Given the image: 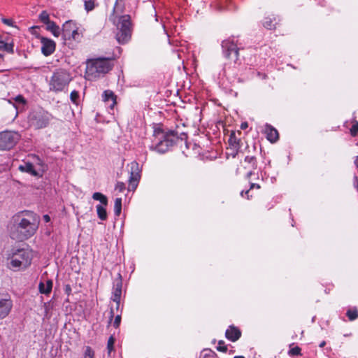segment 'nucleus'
I'll use <instances>...</instances> for the list:
<instances>
[{
  "instance_id": "1",
  "label": "nucleus",
  "mask_w": 358,
  "mask_h": 358,
  "mask_svg": "<svg viewBox=\"0 0 358 358\" xmlns=\"http://www.w3.org/2000/svg\"><path fill=\"white\" fill-rule=\"evenodd\" d=\"M39 220L31 211H22L15 215L8 225L12 239L22 241L32 236L38 227Z\"/></svg>"
},
{
  "instance_id": "2",
  "label": "nucleus",
  "mask_w": 358,
  "mask_h": 358,
  "mask_svg": "<svg viewBox=\"0 0 358 358\" xmlns=\"http://www.w3.org/2000/svg\"><path fill=\"white\" fill-rule=\"evenodd\" d=\"M155 138L158 142L155 146V150L160 153H164L169 148L173 146L177 141L178 133L174 131H164L162 129L155 130Z\"/></svg>"
},
{
  "instance_id": "3",
  "label": "nucleus",
  "mask_w": 358,
  "mask_h": 358,
  "mask_svg": "<svg viewBox=\"0 0 358 358\" xmlns=\"http://www.w3.org/2000/svg\"><path fill=\"white\" fill-rule=\"evenodd\" d=\"M71 74L65 69L56 70L49 81V87L55 92L63 91L71 80Z\"/></svg>"
},
{
  "instance_id": "4",
  "label": "nucleus",
  "mask_w": 358,
  "mask_h": 358,
  "mask_svg": "<svg viewBox=\"0 0 358 358\" xmlns=\"http://www.w3.org/2000/svg\"><path fill=\"white\" fill-rule=\"evenodd\" d=\"M117 32L116 33L115 38L117 42L120 44L127 43L130 40L132 33L130 15H124L120 17L117 24Z\"/></svg>"
},
{
  "instance_id": "5",
  "label": "nucleus",
  "mask_w": 358,
  "mask_h": 358,
  "mask_svg": "<svg viewBox=\"0 0 358 358\" xmlns=\"http://www.w3.org/2000/svg\"><path fill=\"white\" fill-rule=\"evenodd\" d=\"M111 69L108 60L98 59L88 62L86 67V74L88 79L96 78L104 75Z\"/></svg>"
},
{
  "instance_id": "6",
  "label": "nucleus",
  "mask_w": 358,
  "mask_h": 358,
  "mask_svg": "<svg viewBox=\"0 0 358 358\" xmlns=\"http://www.w3.org/2000/svg\"><path fill=\"white\" fill-rule=\"evenodd\" d=\"M31 262L30 252L24 249H17L13 252L10 264L13 268H25L31 264Z\"/></svg>"
},
{
  "instance_id": "7",
  "label": "nucleus",
  "mask_w": 358,
  "mask_h": 358,
  "mask_svg": "<svg viewBox=\"0 0 358 358\" xmlns=\"http://www.w3.org/2000/svg\"><path fill=\"white\" fill-rule=\"evenodd\" d=\"M222 52L225 58L231 60L234 64L239 61V48L230 38L222 41Z\"/></svg>"
},
{
  "instance_id": "8",
  "label": "nucleus",
  "mask_w": 358,
  "mask_h": 358,
  "mask_svg": "<svg viewBox=\"0 0 358 358\" xmlns=\"http://www.w3.org/2000/svg\"><path fill=\"white\" fill-rule=\"evenodd\" d=\"M20 135L17 132L4 131L0 132V150L12 149L19 141Z\"/></svg>"
},
{
  "instance_id": "9",
  "label": "nucleus",
  "mask_w": 358,
  "mask_h": 358,
  "mask_svg": "<svg viewBox=\"0 0 358 358\" xmlns=\"http://www.w3.org/2000/svg\"><path fill=\"white\" fill-rule=\"evenodd\" d=\"M51 119L52 116L48 113H40L34 115L31 124L36 129H39L46 127Z\"/></svg>"
},
{
  "instance_id": "10",
  "label": "nucleus",
  "mask_w": 358,
  "mask_h": 358,
  "mask_svg": "<svg viewBox=\"0 0 358 358\" xmlns=\"http://www.w3.org/2000/svg\"><path fill=\"white\" fill-rule=\"evenodd\" d=\"M140 170L138 164L136 162H133L131 163V173L130 177L129 180V190H134L140 180Z\"/></svg>"
},
{
  "instance_id": "11",
  "label": "nucleus",
  "mask_w": 358,
  "mask_h": 358,
  "mask_svg": "<svg viewBox=\"0 0 358 358\" xmlns=\"http://www.w3.org/2000/svg\"><path fill=\"white\" fill-rule=\"evenodd\" d=\"M42 44L41 52L45 56H49L52 54L55 50V43L49 38L41 37Z\"/></svg>"
},
{
  "instance_id": "12",
  "label": "nucleus",
  "mask_w": 358,
  "mask_h": 358,
  "mask_svg": "<svg viewBox=\"0 0 358 358\" xmlns=\"http://www.w3.org/2000/svg\"><path fill=\"white\" fill-rule=\"evenodd\" d=\"M122 282L121 279V275L118 279L115 280L114 282V291H113V296L112 298L113 301L116 303V310L119 309L120 297L122 294Z\"/></svg>"
},
{
  "instance_id": "13",
  "label": "nucleus",
  "mask_w": 358,
  "mask_h": 358,
  "mask_svg": "<svg viewBox=\"0 0 358 358\" xmlns=\"http://www.w3.org/2000/svg\"><path fill=\"white\" fill-rule=\"evenodd\" d=\"M12 306V301L9 299L0 300V318L3 319L9 314Z\"/></svg>"
},
{
  "instance_id": "14",
  "label": "nucleus",
  "mask_w": 358,
  "mask_h": 358,
  "mask_svg": "<svg viewBox=\"0 0 358 358\" xmlns=\"http://www.w3.org/2000/svg\"><path fill=\"white\" fill-rule=\"evenodd\" d=\"M76 28V25L71 21L66 22L62 27V36L64 40L71 39V33Z\"/></svg>"
},
{
  "instance_id": "15",
  "label": "nucleus",
  "mask_w": 358,
  "mask_h": 358,
  "mask_svg": "<svg viewBox=\"0 0 358 358\" xmlns=\"http://www.w3.org/2000/svg\"><path fill=\"white\" fill-rule=\"evenodd\" d=\"M225 336L229 340L234 342L241 337V332L238 328L234 326H230L226 331Z\"/></svg>"
},
{
  "instance_id": "16",
  "label": "nucleus",
  "mask_w": 358,
  "mask_h": 358,
  "mask_svg": "<svg viewBox=\"0 0 358 358\" xmlns=\"http://www.w3.org/2000/svg\"><path fill=\"white\" fill-rule=\"evenodd\" d=\"M266 133L267 135V139L271 142L275 143L278 140L279 135L278 131L270 125L266 127Z\"/></svg>"
},
{
  "instance_id": "17",
  "label": "nucleus",
  "mask_w": 358,
  "mask_h": 358,
  "mask_svg": "<svg viewBox=\"0 0 358 358\" xmlns=\"http://www.w3.org/2000/svg\"><path fill=\"white\" fill-rule=\"evenodd\" d=\"M229 143L231 146H233L236 149V152L232 155L233 157H235L238 154V150L240 148L239 143L240 140L236 137L235 133L232 132L229 138Z\"/></svg>"
},
{
  "instance_id": "18",
  "label": "nucleus",
  "mask_w": 358,
  "mask_h": 358,
  "mask_svg": "<svg viewBox=\"0 0 358 358\" xmlns=\"http://www.w3.org/2000/svg\"><path fill=\"white\" fill-rule=\"evenodd\" d=\"M52 287V282L50 280H48L46 281V283L45 284L43 282H41L38 285L39 292L41 294H49Z\"/></svg>"
},
{
  "instance_id": "19",
  "label": "nucleus",
  "mask_w": 358,
  "mask_h": 358,
  "mask_svg": "<svg viewBox=\"0 0 358 358\" xmlns=\"http://www.w3.org/2000/svg\"><path fill=\"white\" fill-rule=\"evenodd\" d=\"M19 169L20 170L30 173L34 176H36L38 175V172L34 169L33 164L29 162H27L24 163V164L23 165H20Z\"/></svg>"
},
{
  "instance_id": "20",
  "label": "nucleus",
  "mask_w": 358,
  "mask_h": 358,
  "mask_svg": "<svg viewBox=\"0 0 358 358\" xmlns=\"http://www.w3.org/2000/svg\"><path fill=\"white\" fill-rule=\"evenodd\" d=\"M46 25L47 30L51 31L55 37H58L60 35V28L58 25L55 24V22H54L53 21H50L48 24H46Z\"/></svg>"
},
{
  "instance_id": "21",
  "label": "nucleus",
  "mask_w": 358,
  "mask_h": 358,
  "mask_svg": "<svg viewBox=\"0 0 358 358\" xmlns=\"http://www.w3.org/2000/svg\"><path fill=\"white\" fill-rule=\"evenodd\" d=\"M103 99L104 101H109L110 100L112 101L110 105L111 108H113L116 103V96L110 90H106L104 92Z\"/></svg>"
},
{
  "instance_id": "22",
  "label": "nucleus",
  "mask_w": 358,
  "mask_h": 358,
  "mask_svg": "<svg viewBox=\"0 0 358 358\" xmlns=\"http://www.w3.org/2000/svg\"><path fill=\"white\" fill-rule=\"evenodd\" d=\"M96 212L99 218L101 220H106L107 219V212L106 209V206L103 205H97L96 206Z\"/></svg>"
},
{
  "instance_id": "23",
  "label": "nucleus",
  "mask_w": 358,
  "mask_h": 358,
  "mask_svg": "<svg viewBox=\"0 0 358 358\" xmlns=\"http://www.w3.org/2000/svg\"><path fill=\"white\" fill-rule=\"evenodd\" d=\"M92 198L94 200L99 201L102 205L106 206L108 205L107 197L100 192H95L92 195Z\"/></svg>"
},
{
  "instance_id": "24",
  "label": "nucleus",
  "mask_w": 358,
  "mask_h": 358,
  "mask_svg": "<svg viewBox=\"0 0 358 358\" xmlns=\"http://www.w3.org/2000/svg\"><path fill=\"white\" fill-rule=\"evenodd\" d=\"M245 162L248 164V168L250 169L255 170L257 168V162L255 157H245Z\"/></svg>"
},
{
  "instance_id": "25",
  "label": "nucleus",
  "mask_w": 358,
  "mask_h": 358,
  "mask_svg": "<svg viewBox=\"0 0 358 358\" xmlns=\"http://www.w3.org/2000/svg\"><path fill=\"white\" fill-rule=\"evenodd\" d=\"M0 50H4L9 53H13V44L5 43L0 40Z\"/></svg>"
},
{
  "instance_id": "26",
  "label": "nucleus",
  "mask_w": 358,
  "mask_h": 358,
  "mask_svg": "<svg viewBox=\"0 0 358 358\" xmlns=\"http://www.w3.org/2000/svg\"><path fill=\"white\" fill-rule=\"evenodd\" d=\"M346 315L350 321H353L358 317V310L357 308H351L347 310Z\"/></svg>"
},
{
  "instance_id": "27",
  "label": "nucleus",
  "mask_w": 358,
  "mask_h": 358,
  "mask_svg": "<svg viewBox=\"0 0 358 358\" xmlns=\"http://www.w3.org/2000/svg\"><path fill=\"white\" fill-rule=\"evenodd\" d=\"M124 2L123 0H116L115 3V6L113 8V13H122L124 12Z\"/></svg>"
},
{
  "instance_id": "28",
  "label": "nucleus",
  "mask_w": 358,
  "mask_h": 358,
  "mask_svg": "<svg viewBox=\"0 0 358 358\" xmlns=\"http://www.w3.org/2000/svg\"><path fill=\"white\" fill-rule=\"evenodd\" d=\"M122 210V199L117 198L115 201L114 212L116 216H119Z\"/></svg>"
},
{
  "instance_id": "29",
  "label": "nucleus",
  "mask_w": 358,
  "mask_h": 358,
  "mask_svg": "<svg viewBox=\"0 0 358 358\" xmlns=\"http://www.w3.org/2000/svg\"><path fill=\"white\" fill-rule=\"evenodd\" d=\"M263 25L265 28L272 30L275 28V24L273 23V21L270 18H266L263 22Z\"/></svg>"
},
{
  "instance_id": "30",
  "label": "nucleus",
  "mask_w": 358,
  "mask_h": 358,
  "mask_svg": "<svg viewBox=\"0 0 358 358\" xmlns=\"http://www.w3.org/2000/svg\"><path fill=\"white\" fill-rule=\"evenodd\" d=\"M83 358H94V351L91 347L87 346L84 352Z\"/></svg>"
},
{
  "instance_id": "31",
  "label": "nucleus",
  "mask_w": 358,
  "mask_h": 358,
  "mask_svg": "<svg viewBox=\"0 0 358 358\" xmlns=\"http://www.w3.org/2000/svg\"><path fill=\"white\" fill-rule=\"evenodd\" d=\"M39 19L41 20V21L42 22H43L45 24H48L49 22H50V20L49 19V15L46 11H43L40 14Z\"/></svg>"
},
{
  "instance_id": "32",
  "label": "nucleus",
  "mask_w": 358,
  "mask_h": 358,
  "mask_svg": "<svg viewBox=\"0 0 358 358\" xmlns=\"http://www.w3.org/2000/svg\"><path fill=\"white\" fill-rule=\"evenodd\" d=\"M350 134L352 136H356L358 134V122L356 120H354L350 128Z\"/></svg>"
},
{
  "instance_id": "33",
  "label": "nucleus",
  "mask_w": 358,
  "mask_h": 358,
  "mask_svg": "<svg viewBox=\"0 0 358 358\" xmlns=\"http://www.w3.org/2000/svg\"><path fill=\"white\" fill-rule=\"evenodd\" d=\"M115 343V338L113 336H111L108 341L107 343V349L108 350V354L111 352V351L113 350V345Z\"/></svg>"
},
{
  "instance_id": "34",
  "label": "nucleus",
  "mask_w": 358,
  "mask_h": 358,
  "mask_svg": "<svg viewBox=\"0 0 358 358\" xmlns=\"http://www.w3.org/2000/svg\"><path fill=\"white\" fill-rule=\"evenodd\" d=\"M85 8L87 11L92 10L94 8V1L93 0L85 1Z\"/></svg>"
},
{
  "instance_id": "35",
  "label": "nucleus",
  "mask_w": 358,
  "mask_h": 358,
  "mask_svg": "<svg viewBox=\"0 0 358 358\" xmlns=\"http://www.w3.org/2000/svg\"><path fill=\"white\" fill-rule=\"evenodd\" d=\"M301 348L298 346H296L293 348H291L289 352H288V354L289 355H292V356H294V355H301Z\"/></svg>"
},
{
  "instance_id": "36",
  "label": "nucleus",
  "mask_w": 358,
  "mask_h": 358,
  "mask_svg": "<svg viewBox=\"0 0 358 358\" xmlns=\"http://www.w3.org/2000/svg\"><path fill=\"white\" fill-rule=\"evenodd\" d=\"M217 350L220 352H226L227 351V347L224 345V342L223 341H220L218 342V346L217 347Z\"/></svg>"
},
{
  "instance_id": "37",
  "label": "nucleus",
  "mask_w": 358,
  "mask_h": 358,
  "mask_svg": "<svg viewBox=\"0 0 358 358\" xmlns=\"http://www.w3.org/2000/svg\"><path fill=\"white\" fill-rule=\"evenodd\" d=\"M70 97H71V100L73 103H76L79 98L78 92L77 91L73 90V92H71Z\"/></svg>"
},
{
  "instance_id": "38",
  "label": "nucleus",
  "mask_w": 358,
  "mask_h": 358,
  "mask_svg": "<svg viewBox=\"0 0 358 358\" xmlns=\"http://www.w3.org/2000/svg\"><path fill=\"white\" fill-rule=\"evenodd\" d=\"M115 189L120 192H123L125 189V185L122 182H117L115 186Z\"/></svg>"
},
{
  "instance_id": "39",
  "label": "nucleus",
  "mask_w": 358,
  "mask_h": 358,
  "mask_svg": "<svg viewBox=\"0 0 358 358\" xmlns=\"http://www.w3.org/2000/svg\"><path fill=\"white\" fill-rule=\"evenodd\" d=\"M15 101L18 104L24 105L26 103V100L22 95H18L15 98Z\"/></svg>"
},
{
  "instance_id": "40",
  "label": "nucleus",
  "mask_w": 358,
  "mask_h": 358,
  "mask_svg": "<svg viewBox=\"0 0 358 358\" xmlns=\"http://www.w3.org/2000/svg\"><path fill=\"white\" fill-rule=\"evenodd\" d=\"M120 322H121V315H117L115 317V320H114V322H113V326L115 328H117V327H119V326L120 324Z\"/></svg>"
},
{
  "instance_id": "41",
  "label": "nucleus",
  "mask_w": 358,
  "mask_h": 358,
  "mask_svg": "<svg viewBox=\"0 0 358 358\" xmlns=\"http://www.w3.org/2000/svg\"><path fill=\"white\" fill-rule=\"evenodd\" d=\"M77 36H78V32L77 29H74L72 32L71 33V39L76 40L77 38Z\"/></svg>"
},
{
  "instance_id": "42",
  "label": "nucleus",
  "mask_w": 358,
  "mask_h": 358,
  "mask_svg": "<svg viewBox=\"0 0 358 358\" xmlns=\"http://www.w3.org/2000/svg\"><path fill=\"white\" fill-rule=\"evenodd\" d=\"M2 22L6 25L13 26V20L11 19L3 18Z\"/></svg>"
},
{
  "instance_id": "43",
  "label": "nucleus",
  "mask_w": 358,
  "mask_h": 358,
  "mask_svg": "<svg viewBox=\"0 0 358 358\" xmlns=\"http://www.w3.org/2000/svg\"><path fill=\"white\" fill-rule=\"evenodd\" d=\"M114 314H115V313H114V310H113V308H110V311L109 323H110V322H111V321H112V320H113V317H114Z\"/></svg>"
},
{
  "instance_id": "44",
  "label": "nucleus",
  "mask_w": 358,
  "mask_h": 358,
  "mask_svg": "<svg viewBox=\"0 0 358 358\" xmlns=\"http://www.w3.org/2000/svg\"><path fill=\"white\" fill-rule=\"evenodd\" d=\"M248 127V124L246 122H242L241 124V129H245Z\"/></svg>"
},
{
  "instance_id": "45",
  "label": "nucleus",
  "mask_w": 358,
  "mask_h": 358,
  "mask_svg": "<svg viewBox=\"0 0 358 358\" xmlns=\"http://www.w3.org/2000/svg\"><path fill=\"white\" fill-rule=\"evenodd\" d=\"M255 187L259 189L260 186H259V185L256 184V183H251L250 189H253Z\"/></svg>"
},
{
  "instance_id": "46",
  "label": "nucleus",
  "mask_w": 358,
  "mask_h": 358,
  "mask_svg": "<svg viewBox=\"0 0 358 358\" xmlns=\"http://www.w3.org/2000/svg\"><path fill=\"white\" fill-rule=\"evenodd\" d=\"M43 220H45V222H48L50 221V217L48 215H44Z\"/></svg>"
},
{
  "instance_id": "47",
  "label": "nucleus",
  "mask_w": 358,
  "mask_h": 358,
  "mask_svg": "<svg viewBox=\"0 0 358 358\" xmlns=\"http://www.w3.org/2000/svg\"><path fill=\"white\" fill-rule=\"evenodd\" d=\"M253 171H254V170L250 169V170L248 172V173H247V178H250V176L254 173H253Z\"/></svg>"
},
{
  "instance_id": "48",
  "label": "nucleus",
  "mask_w": 358,
  "mask_h": 358,
  "mask_svg": "<svg viewBox=\"0 0 358 358\" xmlns=\"http://www.w3.org/2000/svg\"><path fill=\"white\" fill-rule=\"evenodd\" d=\"M249 192H250V189H249V190H247V191H245V192H243H243H241V196H243V194H245V195H247L248 199H249V195H248Z\"/></svg>"
},
{
  "instance_id": "49",
  "label": "nucleus",
  "mask_w": 358,
  "mask_h": 358,
  "mask_svg": "<svg viewBox=\"0 0 358 358\" xmlns=\"http://www.w3.org/2000/svg\"><path fill=\"white\" fill-rule=\"evenodd\" d=\"M71 291V289L70 286L69 285H66V292L69 293Z\"/></svg>"
},
{
  "instance_id": "50",
  "label": "nucleus",
  "mask_w": 358,
  "mask_h": 358,
  "mask_svg": "<svg viewBox=\"0 0 358 358\" xmlns=\"http://www.w3.org/2000/svg\"><path fill=\"white\" fill-rule=\"evenodd\" d=\"M355 164L356 167L358 169V156L356 157V159L355 160Z\"/></svg>"
},
{
  "instance_id": "51",
  "label": "nucleus",
  "mask_w": 358,
  "mask_h": 358,
  "mask_svg": "<svg viewBox=\"0 0 358 358\" xmlns=\"http://www.w3.org/2000/svg\"><path fill=\"white\" fill-rule=\"evenodd\" d=\"M324 345H325V342H324V341H323V342H322V343L320 344V348H322V347H324Z\"/></svg>"
},
{
  "instance_id": "52",
  "label": "nucleus",
  "mask_w": 358,
  "mask_h": 358,
  "mask_svg": "<svg viewBox=\"0 0 358 358\" xmlns=\"http://www.w3.org/2000/svg\"><path fill=\"white\" fill-rule=\"evenodd\" d=\"M234 358H245L243 356H236Z\"/></svg>"
}]
</instances>
